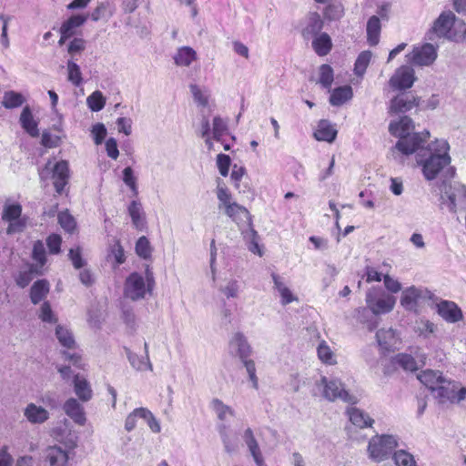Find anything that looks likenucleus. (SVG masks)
Listing matches in <instances>:
<instances>
[{
    "instance_id": "dca6fc26",
    "label": "nucleus",
    "mask_w": 466,
    "mask_h": 466,
    "mask_svg": "<svg viewBox=\"0 0 466 466\" xmlns=\"http://www.w3.org/2000/svg\"><path fill=\"white\" fill-rule=\"evenodd\" d=\"M456 22L455 15L449 11L443 12L435 20L430 35L435 34L438 36H444L447 38H452L451 29Z\"/></svg>"
},
{
    "instance_id": "aec40b11",
    "label": "nucleus",
    "mask_w": 466,
    "mask_h": 466,
    "mask_svg": "<svg viewBox=\"0 0 466 466\" xmlns=\"http://www.w3.org/2000/svg\"><path fill=\"white\" fill-rule=\"evenodd\" d=\"M65 413L78 425H84L86 421L83 406L74 398L68 399L64 406Z\"/></svg>"
},
{
    "instance_id": "ddd939ff",
    "label": "nucleus",
    "mask_w": 466,
    "mask_h": 466,
    "mask_svg": "<svg viewBox=\"0 0 466 466\" xmlns=\"http://www.w3.org/2000/svg\"><path fill=\"white\" fill-rule=\"evenodd\" d=\"M419 106V97L410 93H401L390 100L389 113L390 115L404 114Z\"/></svg>"
},
{
    "instance_id": "69168bd1",
    "label": "nucleus",
    "mask_w": 466,
    "mask_h": 466,
    "mask_svg": "<svg viewBox=\"0 0 466 466\" xmlns=\"http://www.w3.org/2000/svg\"><path fill=\"white\" fill-rule=\"evenodd\" d=\"M226 122L220 116H215L213 119V138L219 141L220 137L227 132Z\"/></svg>"
},
{
    "instance_id": "3c124183",
    "label": "nucleus",
    "mask_w": 466,
    "mask_h": 466,
    "mask_svg": "<svg viewBox=\"0 0 466 466\" xmlns=\"http://www.w3.org/2000/svg\"><path fill=\"white\" fill-rule=\"evenodd\" d=\"M396 466H416L414 457L404 450H399L393 453Z\"/></svg>"
},
{
    "instance_id": "20e7f679",
    "label": "nucleus",
    "mask_w": 466,
    "mask_h": 466,
    "mask_svg": "<svg viewBox=\"0 0 466 466\" xmlns=\"http://www.w3.org/2000/svg\"><path fill=\"white\" fill-rule=\"evenodd\" d=\"M154 284L153 275L149 271H147V280L141 274L133 272L125 281L124 295L133 301L143 299L147 293L152 291Z\"/></svg>"
},
{
    "instance_id": "0e129e2a",
    "label": "nucleus",
    "mask_w": 466,
    "mask_h": 466,
    "mask_svg": "<svg viewBox=\"0 0 466 466\" xmlns=\"http://www.w3.org/2000/svg\"><path fill=\"white\" fill-rule=\"evenodd\" d=\"M123 181L132 190L134 196L138 194L137 187V178L131 167H127L123 170Z\"/></svg>"
},
{
    "instance_id": "7ed1b4c3",
    "label": "nucleus",
    "mask_w": 466,
    "mask_h": 466,
    "mask_svg": "<svg viewBox=\"0 0 466 466\" xmlns=\"http://www.w3.org/2000/svg\"><path fill=\"white\" fill-rule=\"evenodd\" d=\"M217 198L219 201L218 208H223L225 214L233 221L238 224L250 223L251 216L248 210L237 202L232 201L231 193L220 179L218 180Z\"/></svg>"
},
{
    "instance_id": "603ef678",
    "label": "nucleus",
    "mask_w": 466,
    "mask_h": 466,
    "mask_svg": "<svg viewBox=\"0 0 466 466\" xmlns=\"http://www.w3.org/2000/svg\"><path fill=\"white\" fill-rule=\"evenodd\" d=\"M393 361L405 370L414 371L418 369L414 358L409 354H398Z\"/></svg>"
},
{
    "instance_id": "5701e85b",
    "label": "nucleus",
    "mask_w": 466,
    "mask_h": 466,
    "mask_svg": "<svg viewBox=\"0 0 466 466\" xmlns=\"http://www.w3.org/2000/svg\"><path fill=\"white\" fill-rule=\"evenodd\" d=\"M338 131L335 127L329 121L322 119L319 122L313 136L318 141L332 143L335 140Z\"/></svg>"
},
{
    "instance_id": "6e6d98bb",
    "label": "nucleus",
    "mask_w": 466,
    "mask_h": 466,
    "mask_svg": "<svg viewBox=\"0 0 466 466\" xmlns=\"http://www.w3.org/2000/svg\"><path fill=\"white\" fill-rule=\"evenodd\" d=\"M59 225L68 233H72L76 227V223L72 215L68 213V211L60 212L57 216Z\"/></svg>"
},
{
    "instance_id": "6e6552de",
    "label": "nucleus",
    "mask_w": 466,
    "mask_h": 466,
    "mask_svg": "<svg viewBox=\"0 0 466 466\" xmlns=\"http://www.w3.org/2000/svg\"><path fill=\"white\" fill-rule=\"evenodd\" d=\"M320 385L323 386V397L329 401L340 400L350 404H355L358 401L357 397L350 394L339 379L322 377Z\"/></svg>"
},
{
    "instance_id": "f3484780",
    "label": "nucleus",
    "mask_w": 466,
    "mask_h": 466,
    "mask_svg": "<svg viewBox=\"0 0 466 466\" xmlns=\"http://www.w3.org/2000/svg\"><path fill=\"white\" fill-rule=\"evenodd\" d=\"M323 28V20L318 13H309L302 23L301 35L304 40H309L317 35Z\"/></svg>"
},
{
    "instance_id": "c85d7f7f",
    "label": "nucleus",
    "mask_w": 466,
    "mask_h": 466,
    "mask_svg": "<svg viewBox=\"0 0 466 466\" xmlns=\"http://www.w3.org/2000/svg\"><path fill=\"white\" fill-rule=\"evenodd\" d=\"M46 459L50 466H67L68 455L60 447H49L46 451Z\"/></svg>"
},
{
    "instance_id": "b1692460",
    "label": "nucleus",
    "mask_w": 466,
    "mask_h": 466,
    "mask_svg": "<svg viewBox=\"0 0 466 466\" xmlns=\"http://www.w3.org/2000/svg\"><path fill=\"white\" fill-rule=\"evenodd\" d=\"M19 122L23 129L32 137L39 136L38 123L35 120L29 106H25L20 115Z\"/></svg>"
},
{
    "instance_id": "423d86ee",
    "label": "nucleus",
    "mask_w": 466,
    "mask_h": 466,
    "mask_svg": "<svg viewBox=\"0 0 466 466\" xmlns=\"http://www.w3.org/2000/svg\"><path fill=\"white\" fill-rule=\"evenodd\" d=\"M365 301L371 313L378 316L390 312L395 306L396 299L380 287H373L366 292Z\"/></svg>"
},
{
    "instance_id": "09e8293b",
    "label": "nucleus",
    "mask_w": 466,
    "mask_h": 466,
    "mask_svg": "<svg viewBox=\"0 0 466 466\" xmlns=\"http://www.w3.org/2000/svg\"><path fill=\"white\" fill-rule=\"evenodd\" d=\"M86 104L91 111L98 112L104 108L106 97L103 96L102 92L96 90L87 96Z\"/></svg>"
},
{
    "instance_id": "39448f33",
    "label": "nucleus",
    "mask_w": 466,
    "mask_h": 466,
    "mask_svg": "<svg viewBox=\"0 0 466 466\" xmlns=\"http://www.w3.org/2000/svg\"><path fill=\"white\" fill-rule=\"evenodd\" d=\"M398 438L394 435L381 434L373 436L368 445L369 457L376 462L387 460L398 446Z\"/></svg>"
},
{
    "instance_id": "58836bf2",
    "label": "nucleus",
    "mask_w": 466,
    "mask_h": 466,
    "mask_svg": "<svg viewBox=\"0 0 466 466\" xmlns=\"http://www.w3.org/2000/svg\"><path fill=\"white\" fill-rule=\"evenodd\" d=\"M32 258L35 262V264H31V267H37V268L42 269L46 263V248L44 243L41 240H37L33 245L32 250Z\"/></svg>"
},
{
    "instance_id": "a18cd8bd",
    "label": "nucleus",
    "mask_w": 466,
    "mask_h": 466,
    "mask_svg": "<svg viewBox=\"0 0 466 466\" xmlns=\"http://www.w3.org/2000/svg\"><path fill=\"white\" fill-rule=\"evenodd\" d=\"M114 259L113 267L116 268L126 261L125 252L119 240H116L114 245L110 247L107 254V260L111 261Z\"/></svg>"
},
{
    "instance_id": "f704fd0d",
    "label": "nucleus",
    "mask_w": 466,
    "mask_h": 466,
    "mask_svg": "<svg viewBox=\"0 0 466 466\" xmlns=\"http://www.w3.org/2000/svg\"><path fill=\"white\" fill-rule=\"evenodd\" d=\"M312 39V47L319 56H326L331 50V38L327 33H322Z\"/></svg>"
},
{
    "instance_id": "8fccbe9b",
    "label": "nucleus",
    "mask_w": 466,
    "mask_h": 466,
    "mask_svg": "<svg viewBox=\"0 0 466 466\" xmlns=\"http://www.w3.org/2000/svg\"><path fill=\"white\" fill-rule=\"evenodd\" d=\"M240 286L237 279H230L227 280L225 285L219 287V291L223 293L227 299H236L239 295Z\"/></svg>"
},
{
    "instance_id": "c03bdc74",
    "label": "nucleus",
    "mask_w": 466,
    "mask_h": 466,
    "mask_svg": "<svg viewBox=\"0 0 466 466\" xmlns=\"http://www.w3.org/2000/svg\"><path fill=\"white\" fill-rule=\"evenodd\" d=\"M56 336L63 347L67 349L74 348L75 339L72 332L67 328L57 325L56 328Z\"/></svg>"
},
{
    "instance_id": "338daca9",
    "label": "nucleus",
    "mask_w": 466,
    "mask_h": 466,
    "mask_svg": "<svg viewBox=\"0 0 466 466\" xmlns=\"http://www.w3.org/2000/svg\"><path fill=\"white\" fill-rule=\"evenodd\" d=\"M231 165V158L228 155L218 154L217 157V166L222 177L228 175L229 167Z\"/></svg>"
},
{
    "instance_id": "6ab92c4d",
    "label": "nucleus",
    "mask_w": 466,
    "mask_h": 466,
    "mask_svg": "<svg viewBox=\"0 0 466 466\" xmlns=\"http://www.w3.org/2000/svg\"><path fill=\"white\" fill-rule=\"evenodd\" d=\"M437 307L439 315L447 322L456 323L462 319V312L454 302L442 300Z\"/></svg>"
},
{
    "instance_id": "13d9d810",
    "label": "nucleus",
    "mask_w": 466,
    "mask_h": 466,
    "mask_svg": "<svg viewBox=\"0 0 466 466\" xmlns=\"http://www.w3.org/2000/svg\"><path fill=\"white\" fill-rule=\"evenodd\" d=\"M136 252L142 258H148L151 256V246L146 237H140L136 243Z\"/></svg>"
},
{
    "instance_id": "4d7b16f0",
    "label": "nucleus",
    "mask_w": 466,
    "mask_h": 466,
    "mask_svg": "<svg viewBox=\"0 0 466 466\" xmlns=\"http://www.w3.org/2000/svg\"><path fill=\"white\" fill-rule=\"evenodd\" d=\"M333 82V70L329 65H321L319 67V83L324 88H329Z\"/></svg>"
},
{
    "instance_id": "a19ab883",
    "label": "nucleus",
    "mask_w": 466,
    "mask_h": 466,
    "mask_svg": "<svg viewBox=\"0 0 466 466\" xmlns=\"http://www.w3.org/2000/svg\"><path fill=\"white\" fill-rule=\"evenodd\" d=\"M44 270L37 268V267H31L27 270L20 271L15 277V283L18 287L24 289L29 285L33 280L35 275H43Z\"/></svg>"
},
{
    "instance_id": "4c0bfd02",
    "label": "nucleus",
    "mask_w": 466,
    "mask_h": 466,
    "mask_svg": "<svg viewBox=\"0 0 466 466\" xmlns=\"http://www.w3.org/2000/svg\"><path fill=\"white\" fill-rule=\"evenodd\" d=\"M25 102V96L15 91H6L4 93L2 106L6 109H13L21 106Z\"/></svg>"
},
{
    "instance_id": "de8ad7c7",
    "label": "nucleus",
    "mask_w": 466,
    "mask_h": 466,
    "mask_svg": "<svg viewBox=\"0 0 466 466\" xmlns=\"http://www.w3.org/2000/svg\"><path fill=\"white\" fill-rule=\"evenodd\" d=\"M372 53L370 51H363L357 57L354 65V73L358 76H363L366 69L370 62Z\"/></svg>"
},
{
    "instance_id": "a211bd4d",
    "label": "nucleus",
    "mask_w": 466,
    "mask_h": 466,
    "mask_svg": "<svg viewBox=\"0 0 466 466\" xmlns=\"http://www.w3.org/2000/svg\"><path fill=\"white\" fill-rule=\"evenodd\" d=\"M459 386V382L447 380L443 377L441 382L438 384L433 393H435V397L438 398L441 402H445L446 400L455 402L456 392Z\"/></svg>"
},
{
    "instance_id": "473e14b6",
    "label": "nucleus",
    "mask_w": 466,
    "mask_h": 466,
    "mask_svg": "<svg viewBox=\"0 0 466 466\" xmlns=\"http://www.w3.org/2000/svg\"><path fill=\"white\" fill-rule=\"evenodd\" d=\"M381 25L378 16L372 15L367 23V40L370 46H376L380 41Z\"/></svg>"
},
{
    "instance_id": "cd10ccee",
    "label": "nucleus",
    "mask_w": 466,
    "mask_h": 466,
    "mask_svg": "<svg viewBox=\"0 0 466 466\" xmlns=\"http://www.w3.org/2000/svg\"><path fill=\"white\" fill-rule=\"evenodd\" d=\"M50 285L46 279L36 280L30 289V299L34 305L40 303L49 293Z\"/></svg>"
},
{
    "instance_id": "7c9ffc66",
    "label": "nucleus",
    "mask_w": 466,
    "mask_h": 466,
    "mask_svg": "<svg viewBox=\"0 0 466 466\" xmlns=\"http://www.w3.org/2000/svg\"><path fill=\"white\" fill-rule=\"evenodd\" d=\"M417 377L418 380L432 392L435 391L438 384L441 382V380L443 379L441 372L431 370L421 371Z\"/></svg>"
},
{
    "instance_id": "ea45409f",
    "label": "nucleus",
    "mask_w": 466,
    "mask_h": 466,
    "mask_svg": "<svg viewBox=\"0 0 466 466\" xmlns=\"http://www.w3.org/2000/svg\"><path fill=\"white\" fill-rule=\"evenodd\" d=\"M210 407L217 414L218 419L221 421L227 420L228 416H235L234 410L228 405H226L219 399H213Z\"/></svg>"
},
{
    "instance_id": "c9c22d12",
    "label": "nucleus",
    "mask_w": 466,
    "mask_h": 466,
    "mask_svg": "<svg viewBox=\"0 0 466 466\" xmlns=\"http://www.w3.org/2000/svg\"><path fill=\"white\" fill-rule=\"evenodd\" d=\"M87 16L83 15H75L66 20L61 27L60 34L70 35H73L76 32V29L85 24Z\"/></svg>"
},
{
    "instance_id": "052dcab7",
    "label": "nucleus",
    "mask_w": 466,
    "mask_h": 466,
    "mask_svg": "<svg viewBox=\"0 0 466 466\" xmlns=\"http://www.w3.org/2000/svg\"><path fill=\"white\" fill-rule=\"evenodd\" d=\"M218 319L219 325L224 328L229 326L233 321V312L225 301H223L222 307L218 314Z\"/></svg>"
},
{
    "instance_id": "a878e982",
    "label": "nucleus",
    "mask_w": 466,
    "mask_h": 466,
    "mask_svg": "<svg viewBox=\"0 0 466 466\" xmlns=\"http://www.w3.org/2000/svg\"><path fill=\"white\" fill-rule=\"evenodd\" d=\"M127 212L131 218L133 226L137 229H143L146 225V218L142 204L137 200L131 201L127 207Z\"/></svg>"
},
{
    "instance_id": "2f4dec72",
    "label": "nucleus",
    "mask_w": 466,
    "mask_h": 466,
    "mask_svg": "<svg viewBox=\"0 0 466 466\" xmlns=\"http://www.w3.org/2000/svg\"><path fill=\"white\" fill-rule=\"evenodd\" d=\"M74 390L77 397L84 402L92 399L93 391L88 381L79 375H76L74 378Z\"/></svg>"
},
{
    "instance_id": "e2e57ef3",
    "label": "nucleus",
    "mask_w": 466,
    "mask_h": 466,
    "mask_svg": "<svg viewBox=\"0 0 466 466\" xmlns=\"http://www.w3.org/2000/svg\"><path fill=\"white\" fill-rule=\"evenodd\" d=\"M39 319L43 322L46 323H56L57 321L56 317L55 316L51 305L48 301H45L39 310Z\"/></svg>"
},
{
    "instance_id": "c756f323",
    "label": "nucleus",
    "mask_w": 466,
    "mask_h": 466,
    "mask_svg": "<svg viewBox=\"0 0 466 466\" xmlns=\"http://www.w3.org/2000/svg\"><path fill=\"white\" fill-rule=\"evenodd\" d=\"M197 58V53L192 47L182 46L177 50L174 62L177 66H189Z\"/></svg>"
},
{
    "instance_id": "49530a36",
    "label": "nucleus",
    "mask_w": 466,
    "mask_h": 466,
    "mask_svg": "<svg viewBox=\"0 0 466 466\" xmlns=\"http://www.w3.org/2000/svg\"><path fill=\"white\" fill-rule=\"evenodd\" d=\"M218 431L224 445L225 451L229 454L235 452L238 449V444L230 439L228 426L224 423L218 424Z\"/></svg>"
},
{
    "instance_id": "0eeeda50",
    "label": "nucleus",
    "mask_w": 466,
    "mask_h": 466,
    "mask_svg": "<svg viewBox=\"0 0 466 466\" xmlns=\"http://www.w3.org/2000/svg\"><path fill=\"white\" fill-rule=\"evenodd\" d=\"M22 205L15 201L6 199L3 206L1 218L7 223V235L21 233L26 228V218L22 216Z\"/></svg>"
},
{
    "instance_id": "9b49d317",
    "label": "nucleus",
    "mask_w": 466,
    "mask_h": 466,
    "mask_svg": "<svg viewBox=\"0 0 466 466\" xmlns=\"http://www.w3.org/2000/svg\"><path fill=\"white\" fill-rule=\"evenodd\" d=\"M407 61L415 66H430L437 57L436 48L431 44H425L420 46H415L410 54L406 56Z\"/></svg>"
},
{
    "instance_id": "e433bc0d",
    "label": "nucleus",
    "mask_w": 466,
    "mask_h": 466,
    "mask_svg": "<svg viewBox=\"0 0 466 466\" xmlns=\"http://www.w3.org/2000/svg\"><path fill=\"white\" fill-rule=\"evenodd\" d=\"M352 88L350 86H344L338 88H335L330 95L329 102L332 106H341L346 101L350 100L352 97Z\"/></svg>"
},
{
    "instance_id": "1a4fd4ad",
    "label": "nucleus",
    "mask_w": 466,
    "mask_h": 466,
    "mask_svg": "<svg viewBox=\"0 0 466 466\" xmlns=\"http://www.w3.org/2000/svg\"><path fill=\"white\" fill-rule=\"evenodd\" d=\"M441 192L442 199L451 212L456 213L458 210H466V185L461 182L444 184Z\"/></svg>"
},
{
    "instance_id": "f257e3e1",
    "label": "nucleus",
    "mask_w": 466,
    "mask_h": 466,
    "mask_svg": "<svg viewBox=\"0 0 466 466\" xmlns=\"http://www.w3.org/2000/svg\"><path fill=\"white\" fill-rule=\"evenodd\" d=\"M425 145L419 146L413 154L417 164L421 167L424 177L433 180L451 164L450 145L445 139H435Z\"/></svg>"
},
{
    "instance_id": "774afa93",
    "label": "nucleus",
    "mask_w": 466,
    "mask_h": 466,
    "mask_svg": "<svg viewBox=\"0 0 466 466\" xmlns=\"http://www.w3.org/2000/svg\"><path fill=\"white\" fill-rule=\"evenodd\" d=\"M317 351L319 360H321L324 363L333 364L335 362L331 350L325 343H320L317 349Z\"/></svg>"
},
{
    "instance_id": "864d4df0",
    "label": "nucleus",
    "mask_w": 466,
    "mask_h": 466,
    "mask_svg": "<svg viewBox=\"0 0 466 466\" xmlns=\"http://www.w3.org/2000/svg\"><path fill=\"white\" fill-rule=\"evenodd\" d=\"M436 325L427 319H421L417 322L415 331L421 337L428 339L436 331Z\"/></svg>"
},
{
    "instance_id": "393cba45",
    "label": "nucleus",
    "mask_w": 466,
    "mask_h": 466,
    "mask_svg": "<svg viewBox=\"0 0 466 466\" xmlns=\"http://www.w3.org/2000/svg\"><path fill=\"white\" fill-rule=\"evenodd\" d=\"M243 440L248 446V449L253 457L256 464L258 466H261L262 462H264L263 456L258 446L257 440L255 439L253 431L250 428L245 430L243 433Z\"/></svg>"
},
{
    "instance_id": "bf43d9fd",
    "label": "nucleus",
    "mask_w": 466,
    "mask_h": 466,
    "mask_svg": "<svg viewBox=\"0 0 466 466\" xmlns=\"http://www.w3.org/2000/svg\"><path fill=\"white\" fill-rule=\"evenodd\" d=\"M242 364L244 365L246 371L248 375V379L252 384V388L255 390L258 389V378L256 374V364L253 360H250L249 358L241 360Z\"/></svg>"
},
{
    "instance_id": "f03ea898",
    "label": "nucleus",
    "mask_w": 466,
    "mask_h": 466,
    "mask_svg": "<svg viewBox=\"0 0 466 466\" xmlns=\"http://www.w3.org/2000/svg\"><path fill=\"white\" fill-rule=\"evenodd\" d=\"M414 129L413 120L407 116L392 120L389 125L390 135L399 137L394 148L403 155H412L419 146L426 144L430 138V132L428 130L412 132Z\"/></svg>"
},
{
    "instance_id": "5fc2aeb1",
    "label": "nucleus",
    "mask_w": 466,
    "mask_h": 466,
    "mask_svg": "<svg viewBox=\"0 0 466 466\" xmlns=\"http://www.w3.org/2000/svg\"><path fill=\"white\" fill-rule=\"evenodd\" d=\"M68 81L78 86L82 82L80 67L72 59L67 61Z\"/></svg>"
},
{
    "instance_id": "680f3d73",
    "label": "nucleus",
    "mask_w": 466,
    "mask_h": 466,
    "mask_svg": "<svg viewBox=\"0 0 466 466\" xmlns=\"http://www.w3.org/2000/svg\"><path fill=\"white\" fill-rule=\"evenodd\" d=\"M344 13V9L341 4L334 3L329 4L324 10V16L329 20H338Z\"/></svg>"
},
{
    "instance_id": "79ce46f5",
    "label": "nucleus",
    "mask_w": 466,
    "mask_h": 466,
    "mask_svg": "<svg viewBox=\"0 0 466 466\" xmlns=\"http://www.w3.org/2000/svg\"><path fill=\"white\" fill-rule=\"evenodd\" d=\"M127 355L131 366L137 370H153L148 356H138L128 350H127Z\"/></svg>"
},
{
    "instance_id": "2eb2a0df",
    "label": "nucleus",
    "mask_w": 466,
    "mask_h": 466,
    "mask_svg": "<svg viewBox=\"0 0 466 466\" xmlns=\"http://www.w3.org/2000/svg\"><path fill=\"white\" fill-rule=\"evenodd\" d=\"M52 180L56 193L63 194L69 180V166L66 160L56 162L52 167Z\"/></svg>"
},
{
    "instance_id": "4468645a",
    "label": "nucleus",
    "mask_w": 466,
    "mask_h": 466,
    "mask_svg": "<svg viewBox=\"0 0 466 466\" xmlns=\"http://www.w3.org/2000/svg\"><path fill=\"white\" fill-rule=\"evenodd\" d=\"M415 79L414 70L409 66H403L396 70L390 77L389 84L395 89H407L412 86Z\"/></svg>"
},
{
    "instance_id": "412c9836",
    "label": "nucleus",
    "mask_w": 466,
    "mask_h": 466,
    "mask_svg": "<svg viewBox=\"0 0 466 466\" xmlns=\"http://www.w3.org/2000/svg\"><path fill=\"white\" fill-rule=\"evenodd\" d=\"M376 339L380 348L386 350L397 349L400 339L393 329H380L376 333Z\"/></svg>"
},
{
    "instance_id": "bb28decb",
    "label": "nucleus",
    "mask_w": 466,
    "mask_h": 466,
    "mask_svg": "<svg viewBox=\"0 0 466 466\" xmlns=\"http://www.w3.org/2000/svg\"><path fill=\"white\" fill-rule=\"evenodd\" d=\"M350 422L360 429L371 427L374 420L363 410L350 407L347 410Z\"/></svg>"
},
{
    "instance_id": "37998d69",
    "label": "nucleus",
    "mask_w": 466,
    "mask_h": 466,
    "mask_svg": "<svg viewBox=\"0 0 466 466\" xmlns=\"http://www.w3.org/2000/svg\"><path fill=\"white\" fill-rule=\"evenodd\" d=\"M114 14L113 5L109 1L100 2L91 14V19L95 22L111 17Z\"/></svg>"
},
{
    "instance_id": "72a5a7b5",
    "label": "nucleus",
    "mask_w": 466,
    "mask_h": 466,
    "mask_svg": "<svg viewBox=\"0 0 466 466\" xmlns=\"http://www.w3.org/2000/svg\"><path fill=\"white\" fill-rule=\"evenodd\" d=\"M248 225V228L242 231L246 244L250 252L262 256L261 249L258 245V232L252 228L251 222Z\"/></svg>"
},
{
    "instance_id": "4be33fe9",
    "label": "nucleus",
    "mask_w": 466,
    "mask_h": 466,
    "mask_svg": "<svg viewBox=\"0 0 466 466\" xmlns=\"http://www.w3.org/2000/svg\"><path fill=\"white\" fill-rule=\"evenodd\" d=\"M24 416L32 424H42L49 419V412L45 408L31 402L25 408Z\"/></svg>"
},
{
    "instance_id": "9d476101",
    "label": "nucleus",
    "mask_w": 466,
    "mask_h": 466,
    "mask_svg": "<svg viewBox=\"0 0 466 466\" xmlns=\"http://www.w3.org/2000/svg\"><path fill=\"white\" fill-rule=\"evenodd\" d=\"M431 298V292L425 288L411 286L401 293L400 305L409 311L418 312L419 308Z\"/></svg>"
},
{
    "instance_id": "f8f14e48",
    "label": "nucleus",
    "mask_w": 466,
    "mask_h": 466,
    "mask_svg": "<svg viewBox=\"0 0 466 466\" xmlns=\"http://www.w3.org/2000/svg\"><path fill=\"white\" fill-rule=\"evenodd\" d=\"M228 353L231 356L238 357L240 360L250 357L252 349L248 339L242 332L237 331L230 337L228 341Z\"/></svg>"
}]
</instances>
